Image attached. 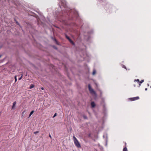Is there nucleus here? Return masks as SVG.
<instances>
[{"instance_id": "nucleus-12", "label": "nucleus", "mask_w": 151, "mask_h": 151, "mask_svg": "<svg viewBox=\"0 0 151 151\" xmlns=\"http://www.w3.org/2000/svg\"><path fill=\"white\" fill-rule=\"evenodd\" d=\"M96 71L95 69H94L92 73V74L94 75L96 73Z\"/></svg>"}, {"instance_id": "nucleus-17", "label": "nucleus", "mask_w": 151, "mask_h": 151, "mask_svg": "<svg viewBox=\"0 0 151 151\" xmlns=\"http://www.w3.org/2000/svg\"><path fill=\"white\" fill-rule=\"evenodd\" d=\"M70 42L72 45H75V44H74V42H73L72 40V41H71V42Z\"/></svg>"}, {"instance_id": "nucleus-9", "label": "nucleus", "mask_w": 151, "mask_h": 151, "mask_svg": "<svg viewBox=\"0 0 151 151\" xmlns=\"http://www.w3.org/2000/svg\"><path fill=\"white\" fill-rule=\"evenodd\" d=\"M34 87V85L33 84H31L30 86V88L31 89L33 88Z\"/></svg>"}, {"instance_id": "nucleus-11", "label": "nucleus", "mask_w": 151, "mask_h": 151, "mask_svg": "<svg viewBox=\"0 0 151 151\" xmlns=\"http://www.w3.org/2000/svg\"><path fill=\"white\" fill-rule=\"evenodd\" d=\"M52 40H54L55 42L56 43V44H58L57 42H58L57 41V40H56V39L55 38H53V37H52Z\"/></svg>"}, {"instance_id": "nucleus-23", "label": "nucleus", "mask_w": 151, "mask_h": 151, "mask_svg": "<svg viewBox=\"0 0 151 151\" xmlns=\"http://www.w3.org/2000/svg\"><path fill=\"white\" fill-rule=\"evenodd\" d=\"M49 137H50L51 138H52V137L50 135V134H49Z\"/></svg>"}, {"instance_id": "nucleus-25", "label": "nucleus", "mask_w": 151, "mask_h": 151, "mask_svg": "<svg viewBox=\"0 0 151 151\" xmlns=\"http://www.w3.org/2000/svg\"><path fill=\"white\" fill-rule=\"evenodd\" d=\"M68 40L70 42H71V41H72V40L70 39V40Z\"/></svg>"}, {"instance_id": "nucleus-6", "label": "nucleus", "mask_w": 151, "mask_h": 151, "mask_svg": "<svg viewBox=\"0 0 151 151\" xmlns=\"http://www.w3.org/2000/svg\"><path fill=\"white\" fill-rule=\"evenodd\" d=\"M144 81V80H142L140 81H139V86H140L141 85V84Z\"/></svg>"}, {"instance_id": "nucleus-8", "label": "nucleus", "mask_w": 151, "mask_h": 151, "mask_svg": "<svg viewBox=\"0 0 151 151\" xmlns=\"http://www.w3.org/2000/svg\"><path fill=\"white\" fill-rule=\"evenodd\" d=\"M34 112V111L33 110L32 111L30 114H29V117H30L33 114V113Z\"/></svg>"}, {"instance_id": "nucleus-32", "label": "nucleus", "mask_w": 151, "mask_h": 151, "mask_svg": "<svg viewBox=\"0 0 151 151\" xmlns=\"http://www.w3.org/2000/svg\"><path fill=\"white\" fill-rule=\"evenodd\" d=\"M104 109H105V107H104Z\"/></svg>"}, {"instance_id": "nucleus-2", "label": "nucleus", "mask_w": 151, "mask_h": 151, "mask_svg": "<svg viewBox=\"0 0 151 151\" xmlns=\"http://www.w3.org/2000/svg\"><path fill=\"white\" fill-rule=\"evenodd\" d=\"M73 139L75 145L78 148L80 147H81V145L78 141L75 136H73Z\"/></svg>"}, {"instance_id": "nucleus-10", "label": "nucleus", "mask_w": 151, "mask_h": 151, "mask_svg": "<svg viewBox=\"0 0 151 151\" xmlns=\"http://www.w3.org/2000/svg\"><path fill=\"white\" fill-rule=\"evenodd\" d=\"M123 151H128L127 148L126 147H124L123 150Z\"/></svg>"}, {"instance_id": "nucleus-30", "label": "nucleus", "mask_w": 151, "mask_h": 151, "mask_svg": "<svg viewBox=\"0 0 151 151\" xmlns=\"http://www.w3.org/2000/svg\"><path fill=\"white\" fill-rule=\"evenodd\" d=\"M149 86V85L148 84H147V86Z\"/></svg>"}, {"instance_id": "nucleus-29", "label": "nucleus", "mask_w": 151, "mask_h": 151, "mask_svg": "<svg viewBox=\"0 0 151 151\" xmlns=\"http://www.w3.org/2000/svg\"><path fill=\"white\" fill-rule=\"evenodd\" d=\"M145 91H147V88H145Z\"/></svg>"}, {"instance_id": "nucleus-16", "label": "nucleus", "mask_w": 151, "mask_h": 151, "mask_svg": "<svg viewBox=\"0 0 151 151\" xmlns=\"http://www.w3.org/2000/svg\"><path fill=\"white\" fill-rule=\"evenodd\" d=\"M70 42L72 45H75V44H74V42H73L72 40V41H71V42Z\"/></svg>"}, {"instance_id": "nucleus-26", "label": "nucleus", "mask_w": 151, "mask_h": 151, "mask_svg": "<svg viewBox=\"0 0 151 151\" xmlns=\"http://www.w3.org/2000/svg\"><path fill=\"white\" fill-rule=\"evenodd\" d=\"M41 89H42V90H43L44 89V88L43 87H42L41 88Z\"/></svg>"}, {"instance_id": "nucleus-22", "label": "nucleus", "mask_w": 151, "mask_h": 151, "mask_svg": "<svg viewBox=\"0 0 151 151\" xmlns=\"http://www.w3.org/2000/svg\"><path fill=\"white\" fill-rule=\"evenodd\" d=\"M122 67L124 68H125V69H126V66L125 65H123V66Z\"/></svg>"}, {"instance_id": "nucleus-21", "label": "nucleus", "mask_w": 151, "mask_h": 151, "mask_svg": "<svg viewBox=\"0 0 151 151\" xmlns=\"http://www.w3.org/2000/svg\"><path fill=\"white\" fill-rule=\"evenodd\" d=\"M39 132L38 131H36V132H34V133L35 134H36L37 133Z\"/></svg>"}, {"instance_id": "nucleus-14", "label": "nucleus", "mask_w": 151, "mask_h": 151, "mask_svg": "<svg viewBox=\"0 0 151 151\" xmlns=\"http://www.w3.org/2000/svg\"><path fill=\"white\" fill-rule=\"evenodd\" d=\"M65 37H66V38L68 39V40H70V39L69 37H68V36L67 35H65Z\"/></svg>"}, {"instance_id": "nucleus-27", "label": "nucleus", "mask_w": 151, "mask_h": 151, "mask_svg": "<svg viewBox=\"0 0 151 151\" xmlns=\"http://www.w3.org/2000/svg\"><path fill=\"white\" fill-rule=\"evenodd\" d=\"M16 23L17 24L19 25V23H18L17 22H16Z\"/></svg>"}, {"instance_id": "nucleus-20", "label": "nucleus", "mask_w": 151, "mask_h": 151, "mask_svg": "<svg viewBox=\"0 0 151 151\" xmlns=\"http://www.w3.org/2000/svg\"><path fill=\"white\" fill-rule=\"evenodd\" d=\"M22 76L19 78V80H20L22 78Z\"/></svg>"}, {"instance_id": "nucleus-15", "label": "nucleus", "mask_w": 151, "mask_h": 151, "mask_svg": "<svg viewBox=\"0 0 151 151\" xmlns=\"http://www.w3.org/2000/svg\"><path fill=\"white\" fill-rule=\"evenodd\" d=\"M14 79H15V82H16L17 81V80L16 76H14Z\"/></svg>"}, {"instance_id": "nucleus-7", "label": "nucleus", "mask_w": 151, "mask_h": 151, "mask_svg": "<svg viewBox=\"0 0 151 151\" xmlns=\"http://www.w3.org/2000/svg\"><path fill=\"white\" fill-rule=\"evenodd\" d=\"M16 104V102L15 101L13 103V106L12 107V109H13L14 107L15 106V105Z\"/></svg>"}, {"instance_id": "nucleus-18", "label": "nucleus", "mask_w": 151, "mask_h": 151, "mask_svg": "<svg viewBox=\"0 0 151 151\" xmlns=\"http://www.w3.org/2000/svg\"><path fill=\"white\" fill-rule=\"evenodd\" d=\"M134 81L135 82V81H137V82H138V83H139V79H137V80H134Z\"/></svg>"}, {"instance_id": "nucleus-13", "label": "nucleus", "mask_w": 151, "mask_h": 151, "mask_svg": "<svg viewBox=\"0 0 151 151\" xmlns=\"http://www.w3.org/2000/svg\"><path fill=\"white\" fill-rule=\"evenodd\" d=\"M83 118L85 119H87L88 118L85 115H83Z\"/></svg>"}, {"instance_id": "nucleus-1", "label": "nucleus", "mask_w": 151, "mask_h": 151, "mask_svg": "<svg viewBox=\"0 0 151 151\" xmlns=\"http://www.w3.org/2000/svg\"><path fill=\"white\" fill-rule=\"evenodd\" d=\"M62 5L65 8L64 13L63 14V17H65L69 20H73V17H77L78 16V13L74 10L70 9V8H65L66 2L65 0H62L61 1Z\"/></svg>"}, {"instance_id": "nucleus-24", "label": "nucleus", "mask_w": 151, "mask_h": 151, "mask_svg": "<svg viewBox=\"0 0 151 151\" xmlns=\"http://www.w3.org/2000/svg\"><path fill=\"white\" fill-rule=\"evenodd\" d=\"M100 92L101 95H102V92H101V90H100Z\"/></svg>"}, {"instance_id": "nucleus-3", "label": "nucleus", "mask_w": 151, "mask_h": 151, "mask_svg": "<svg viewBox=\"0 0 151 151\" xmlns=\"http://www.w3.org/2000/svg\"><path fill=\"white\" fill-rule=\"evenodd\" d=\"M88 88L91 93L92 95H96V94L95 91L91 88L90 84L88 85Z\"/></svg>"}, {"instance_id": "nucleus-19", "label": "nucleus", "mask_w": 151, "mask_h": 151, "mask_svg": "<svg viewBox=\"0 0 151 151\" xmlns=\"http://www.w3.org/2000/svg\"><path fill=\"white\" fill-rule=\"evenodd\" d=\"M56 114H57L56 113H55L54 115H53V118H54L56 115Z\"/></svg>"}, {"instance_id": "nucleus-4", "label": "nucleus", "mask_w": 151, "mask_h": 151, "mask_svg": "<svg viewBox=\"0 0 151 151\" xmlns=\"http://www.w3.org/2000/svg\"><path fill=\"white\" fill-rule=\"evenodd\" d=\"M139 99V97L138 96H137L136 97H133V98H129V99L130 101H135Z\"/></svg>"}, {"instance_id": "nucleus-31", "label": "nucleus", "mask_w": 151, "mask_h": 151, "mask_svg": "<svg viewBox=\"0 0 151 151\" xmlns=\"http://www.w3.org/2000/svg\"><path fill=\"white\" fill-rule=\"evenodd\" d=\"M1 55H0V58L1 57Z\"/></svg>"}, {"instance_id": "nucleus-5", "label": "nucleus", "mask_w": 151, "mask_h": 151, "mask_svg": "<svg viewBox=\"0 0 151 151\" xmlns=\"http://www.w3.org/2000/svg\"><path fill=\"white\" fill-rule=\"evenodd\" d=\"M91 105L92 107L93 108L94 107L96 106L94 102H92L91 103Z\"/></svg>"}, {"instance_id": "nucleus-28", "label": "nucleus", "mask_w": 151, "mask_h": 151, "mask_svg": "<svg viewBox=\"0 0 151 151\" xmlns=\"http://www.w3.org/2000/svg\"><path fill=\"white\" fill-rule=\"evenodd\" d=\"M24 111H23V112H22V114H23L24 113Z\"/></svg>"}]
</instances>
